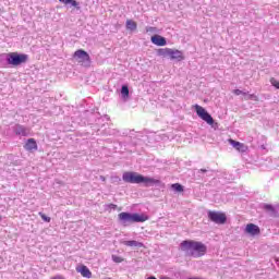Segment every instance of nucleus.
<instances>
[{"instance_id": "f257e3e1", "label": "nucleus", "mask_w": 279, "mask_h": 279, "mask_svg": "<svg viewBox=\"0 0 279 279\" xmlns=\"http://www.w3.org/2000/svg\"><path fill=\"white\" fill-rule=\"evenodd\" d=\"M180 248L181 252H184L186 256H191L192 258H202V256H206V252H208L206 244L195 240L181 242Z\"/></svg>"}, {"instance_id": "f03ea898", "label": "nucleus", "mask_w": 279, "mask_h": 279, "mask_svg": "<svg viewBox=\"0 0 279 279\" xmlns=\"http://www.w3.org/2000/svg\"><path fill=\"white\" fill-rule=\"evenodd\" d=\"M123 182L129 184H145V186H154L155 184H160V180L145 177L138 172L126 171L122 174Z\"/></svg>"}, {"instance_id": "7ed1b4c3", "label": "nucleus", "mask_w": 279, "mask_h": 279, "mask_svg": "<svg viewBox=\"0 0 279 279\" xmlns=\"http://www.w3.org/2000/svg\"><path fill=\"white\" fill-rule=\"evenodd\" d=\"M119 221L122 225L128 226V223H145L149 219L145 214H130V213H120L118 215Z\"/></svg>"}, {"instance_id": "20e7f679", "label": "nucleus", "mask_w": 279, "mask_h": 279, "mask_svg": "<svg viewBox=\"0 0 279 279\" xmlns=\"http://www.w3.org/2000/svg\"><path fill=\"white\" fill-rule=\"evenodd\" d=\"M29 60V57L25 53L10 52L7 54V62L11 66H20V64H25Z\"/></svg>"}, {"instance_id": "39448f33", "label": "nucleus", "mask_w": 279, "mask_h": 279, "mask_svg": "<svg viewBox=\"0 0 279 279\" xmlns=\"http://www.w3.org/2000/svg\"><path fill=\"white\" fill-rule=\"evenodd\" d=\"M158 53L163 58H170V60H178V62H182V60H184V54L178 49L162 48L158 50Z\"/></svg>"}, {"instance_id": "423d86ee", "label": "nucleus", "mask_w": 279, "mask_h": 279, "mask_svg": "<svg viewBox=\"0 0 279 279\" xmlns=\"http://www.w3.org/2000/svg\"><path fill=\"white\" fill-rule=\"evenodd\" d=\"M193 108H194L197 117H199V119L205 121V123H207L208 125H214L215 119H213V116H210V113H208V111H206L204 109V107H202L199 105H194Z\"/></svg>"}, {"instance_id": "0eeeda50", "label": "nucleus", "mask_w": 279, "mask_h": 279, "mask_svg": "<svg viewBox=\"0 0 279 279\" xmlns=\"http://www.w3.org/2000/svg\"><path fill=\"white\" fill-rule=\"evenodd\" d=\"M208 219L209 221H213L214 223H218V226H223L226 221H228V217L225 213L221 211H208Z\"/></svg>"}, {"instance_id": "6e6552de", "label": "nucleus", "mask_w": 279, "mask_h": 279, "mask_svg": "<svg viewBox=\"0 0 279 279\" xmlns=\"http://www.w3.org/2000/svg\"><path fill=\"white\" fill-rule=\"evenodd\" d=\"M73 58L78 61L80 64H90V54L86 50L78 49L74 52Z\"/></svg>"}, {"instance_id": "1a4fd4ad", "label": "nucleus", "mask_w": 279, "mask_h": 279, "mask_svg": "<svg viewBox=\"0 0 279 279\" xmlns=\"http://www.w3.org/2000/svg\"><path fill=\"white\" fill-rule=\"evenodd\" d=\"M75 269H76V272H77V274H81V276H82L83 278H87V279L93 278V271H90V269L87 268L86 265H84V264H78V265L75 267Z\"/></svg>"}, {"instance_id": "9d476101", "label": "nucleus", "mask_w": 279, "mask_h": 279, "mask_svg": "<svg viewBox=\"0 0 279 279\" xmlns=\"http://www.w3.org/2000/svg\"><path fill=\"white\" fill-rule=\"evenodd\" d=\"M229 143L230 145H232V147H234V149H236V151H240L241 154H245V151H247L248 149L247 145L241 142H236L232 138H229Z\"/></svg>"}, {"instance_id": "9b49d317", "label": "nucleus", "mask_w": 279, "mask_h": 279, "mask_svg": "<svg viewBox=\"0 0 279 279\" xmlns=\"http://www.w3.org/2000/svg\"><path fill=\"white\" fill-rule=\"evenodd\" d=\"M246 234H251V236H258L260 234V228L254 223H248L245 227Z\"/></svg>"}, {"instance_id": "f8f14e48", "label": "nucleus", "mask_w": 279, "mask_h": 279, "mask_svg": "<svg viewBox=\"0 0 279 279\" xmlns=\"http://www.w3.org/2000/svg\"><path fill=\"white\" fill-rule=\"evenodd\" d=\"M24 149H26V151H37L38 143H36L35 138H28L24 145Z\"/></svg>"}, {"instance_id": "ddd939ff", "label": "nucleus", "mask_w": 279, "mask_h": 279, "mask_svg": "<svg viewBox=\"0 0 279 279\" xmlns=\"http://www.w3.org/2000/svg\"><path fill=\"white\" fill-rule=\"evenodd\" d=\"M153 45H156L157 47H165L167 45V39L160 35H154L150 38Z\"/></svg>"}, {"instance_id": "4468645a", "label": "nucleus", "mask_w": 279, "mask_h": 279, "mask_svg": "<svg viewBox=\"0 0 279 279\" xmlns=\"http://www.w3.org/2000/svg\"><path fill=\"white\" fill-rule=\"evenodd\" d=\"M16 136H29V130L21 124H16L14 129Z\"/></svg>"}, {"instance_id": "2eb2a0df", "label": "nucleus", "mask_w": 279, "mask_h": 279, "mask_svg": "<svg viewBox=\"0 0 279 279\" xmlns=\"http://www.w3.org/2000/svg\"><path fill=\"white\" fill-rule=\"evenodd\" d=\"M124 245H126L128 247H145V244L135 240L124 241Z\"/></svg>"}, {"instance_id": "dca6fc26", "label": "nucleus", "mask_w": 279, "mask_h": 279, "mask_svg": "<svg viewBox=\"0 0 279 279\" xmlns=\"http://www.w3.org/2000/svg\"><path fill=\"white\" fill-rule=\"evenodd\" d=\"M60 3H63V5H72L73 8H76L80 10V3L76 0H59Z\"/></svg>"}, {"instance_id": "f3484780", "label": "nucleus", "mask_w": 279, "mask_h": 279, "mask_svg": "<svg viewBox=\"0 0 279 279\" xmlns=\"http://www.w3.org/2000/svg\"><path fill=\"white\" fill-rule=\"evenodd\" d=\"M136 27H138V25L134 20H126V29L130 32H136Z\"/></svg>"}, {"instance_id": "a211bd4d", "label": "nucleus", "mask_w": 279, "mask_h": 279, "mask_svg": "<svg viewBox=\"0 0 279 279\" xmlns=\"http://www.w3.org/2000/svg\"><path fill=\"white\" fill-rule=\"evenodd\" d=\"M171 189H173V191H175L177 193H184V186H182V184L180 183H173L171 185Z\"/></svg>"}, {"instance_id": "6ab92c4d", "label": "nucleus", "mask_w": 279, "mask_h": 279, "mask_svg": "<svg viewBox=\"0 0 279 279\" xmlns=\"http://www.w3.org/2000/svg\"><path fill=\"white\" fill-rule=\"evenodd\" d=\"M121 95H123V97H130V88L128 87V85L122 86Z\"/></svg>"}, {"instance_id": "aec40b11", "label": "nucleus", "mask_w": 279, "mask_h": 279, "mask_svg": "<svg viewBox=\"0 0 279 279\" xmlns=\"http://www.w3.org/2000/svg\"><path fill=\"white\" fill-rule=\"evenodd\" d=\"M111 258H112L113 263H118V264L123 263V260H125L123 257L118 256V255H112Z\"/></svg>"}, {"instance_id": "412c9836", "label": "nucleus", "mask_w": 279, "mask_h": 279, "mask_svg": "<svg viewBox=\"0 0 279 279\" xmlns=\"http://www.w3.org/2000/svg\"><path fill=\"white\" fill-rule=\"evenodd\" d=\"M39 217H41L43 221H46V223L51 222V217H48L47 215L39 213Z\"/></svg>"}, {"instance_id": "4be33fe9", "label": "nucleus", "mask_w": 279, "mask_h": 279, "mask_svg": "<svg viewBox=\"0 0 279 279\" xmlns=\"http://www.w3.org/2000/svg\"><path fill=\"white\" fill-rule=\"evenodd\" d=\"M270 84L271 86H274L275 88H277L279 90V82L278 80H276L275 77L270 78Z\"/></svg>"}, {"instance_id": "5701e85b", "label": "nucleus", "mask_w": 279, "mask_h": 279, "mask_svg": "<svg viewBox=\"0 0 279 279\" xmlns=\"http://www.w3.org/2000/svg\"><path fill=\"white\" fill-rule=\"evenodd\" d=\"M265 210H268L269 213H276V209L272 205L266 204L264 205Z\"/></svg>"}, {"instance_id": "b1692460", "label": "nucleus", "mask_w": 279, "mask_h": 279, "mask_svg": "<svg viewBox=\"0 0 279 279\" xmlns=\"http://www.w3.org/2000/svg\"><path fill=\"white\" fill-rule=\"evenodd\" d=\"M233 94H235L236 96H239V95H244V96L247 95V93H245V92H243L241 89H234Z\"/></svg>"}, {"instance_id": "393cba45", "label": "nucleus", "mask_w": 279, "mask_h": 279, "mask_svg": "<svg viewBox=\"0 0 279 279\" xmlns=\"http://www.w3.org/2000/svg\"><path fill=\"white\" fill-rule=\"evenodd\" d=\"M146 32L154 33V32H156V27L149 26L146 28Z\"/></svg>"}, {"instance_id": "a878e982", "label": "nucleus", "mask_w": 279, "mask_h": 279, "mask_svg": "<svg viewBox=\"0 0 279 279\" xmlns=\"http://www.w3.org/2000/svg\"><path fill=\"white\" fill-rule=\"evenodd\" d=\"M247 99H256V95L250 94V95L247 96Z\"/></svg>"}, {"instance_id": "bb28decb", "label": "nucleus", "mask_w": 279, "mask_h": 279, "mask_svg": "<svg viewBox=\"0 0 279 279\" xmlns=\"http://www.w3.org/2000/svg\"><path fill=\"white\" fill-rule=\"evenodd\" d=\"M50 279H65V278L63 276H54V277H52Z\"/></svg>"}, {"instance_id": "cd10ccee", "label": "nucleus", "mask_w": 279, "mask_h": 279, "mask_svg": "<svg viewBox=\"0 0 279 279\" xmlns=\"http://www.w3.org/2000/svg\"><path fill=\"white\" fill-rule=\"evenodd\" d=\"M109 207L114 209V208H117V205L110 204Z\"/></svg>"}, {"instance_id": "c85d7f7f", "label": "nucleus", "mask_w": 279, "mask_h": 279, "mask_svg": "<svg viewBox=\"0 0 279 279\" xmlns=\"http://www.w3.org/2000/svg\"><path fill=\"white\" fill-rule=\"evenodd\" d=\"M100 179L102 180V182H106V177H100Z\"/></svg>"}, {"instance_id": "c756f323", "label": "nucleus", "mask_w": 279, "mask_h": 279, "mask_svg": "<svg viewBox=\"0 0 279 279\" xmlns=\"http://www.w3.org/2000/svg\"><path fill=\"white\" fill-rule=\"evenodd\" d=\"M201 171H202L203 173H206V169H201Z\"/></svg>"}, {"instance_id": "7c9ffc66", "label": "nucleus", "mask_w": 279, "mask_h": 279, "mask_svg": "<svg viewBox=\"0 0 279 279\" xmlns=\"http://www.w3.org/2000/svg\"><path fill=\"white\" fill-rule=\"evenodd\" d=\"M2 220H3V216L0 215V221H2Z\"/></svg>"}]
</instances>
